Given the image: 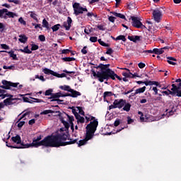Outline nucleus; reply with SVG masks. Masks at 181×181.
<instances>
[{"label":"nucleus","mask_w":181,"mask_h":181,"mask_svg":"<svg viewBox=\"0 0 181 181\" xmlns=\"http://www.w3.org/2000/svg\"><path fill=\"white\" fill-rule=\"evenodd\" d=\"M95 69H100V71L91 70L93 77H97L100 83H104V80L108 78V76L114 71L110 69V64H100L98 66H94Z\"/></svg>","instance_id":"f257e3e1"},{"label":"nucleus","mask_w":181,"mask_h":181,"mask_svg":"<svg viewBox=\"0 0 181 181\" xmlns=\"http://www.w3.org/2000/svg\"><path fill=\"white\" fill-rule=\"evenodd\" d=\"M54 136L55 137L57 144H58V148H60V146H66L67 145H73L78 141V139H70L69 137L70 136V134H69L68 132L54 135Z\"/></svg>","instance_id":"f03ea898"},{"label":"nucleus","mask_w":181,"mask_h":181,"mask_svg":"<svg viewBox=\"0 0 181 181\" xmlns=\"http://www.w3.org/2000/svg\"><path fill=\"white\" fill-rule=\"evenodd\" d=\"M42 138H43V136H37L33 139L32 144L22 143L21 146H11V144H8V141H6V146H8V148H11V149H26L28 148H39L40 146H36V144H39L40 141H42Z\"/></svg>","instance_id":"7ed1b4c3"},{"label":"nucleus","mask_w":181,"mask_h":181,"mask_svg":"<svg viewBox=\"0 0 181 181\" xmlns=\"http://www.w3.org/2000/svg\"><path fill=\"white\" fill-rule=\"evenodd\" d=\"M35 146H45V148H59V143L56 141L54 136H47L39 143L35 144Z\"/></svg>","instance_id":"20e7f679"},{"label":"nucleus","mask_w":181,"mask_h":181,"mask_svg":"<svg viewBox=\"0 0 181 181\" xmlns=\"http://www.w3.org/2000/svg\"><path fill=\"white\" fill-rule=\"evenodd\" d=\"M175 83H179L177 86L175 83L171 85V90L168 89L170 95H175L176 94L177 97H181V78L176 79Z\"/></svg>","instance_id":"39448f33"},{"label":"nucleus","mask_w":181,"mask_h":181,"mask_svg":"<svg viewBox=\"0 0 181 181\" xmlns=\"http://www.w3.org/2000/svg\"><path fill=\"white\" fill-rule=\"evenodd\" d=\"M86 136L85 138L82 140H80L78 142H76V144H78V146H83V145H86L88 141L90 139H93L94 138V134L93 132V129H89V127L88 126L87 130H86Z\"/></svg>","instance_id":"423d86ee"},{"label":"nucleus","mask_w":181,"mask_h":181,"mask_svg":"<svg viewBox=\"0 0 181 181\" xmlns=\"http://www.w3.org/2000/svg\"><path fill=\"white\" fill-rule=\"evenodd\" d=\"M88 117L90 118V122L88 124L86 127V130L87 131L88 127H89V129H92V132L93 134H95V131H97V127H98V119H95V117L88 115Z\"/></svg>","instance_id":"0eeeda50"},{"label":"nucleus","mask_w":181,"mask_h":181,"mask_svg":"<svg viewBox=\"0 0 181 181\" xmlns=\"http://www.w3.org/2000/svg\"><path fill=\"white\" fill-rule=\"evenodd\" d=\"M74 8V13L76 16H78V15L83 13V12H88V10L86 7H81L80 3H74L73 4Z\"/></svg>","instance_id":"6e6552de"},{"label":"nucleus","mask_w":181,"mask_h":181,"mask_svg":"<svg viewBox=\"0 0 181 181\" xmlns=\"http://www.w3.org/2000/svg\"><path fill=\"white\" fill-rule=\"evenodd\" d=\"M162 11H163V7H160V8H156L153 11V16L155 22L159 23L160 21H162Z\"/></svg>","instance_id":"1a4fd4ad"},{"label":"nucleus","mask_w":181,"mask_h":181,"mask_svg":"<svg viewBox=\"0 0 181 181\" xmlns=\"http://www.w3.org/2000/svg\"><path fill=\"white\" fill-rule=\"evenodd\" d=\"M43 73H45V74H48V75H52L54 76V77H58V78H63V77H66V74L62 73V74H58L57 72H54V71L47 69V68H45L42 70Z\"/></svg>","instance_id":"9d476101"},{"label":"nucleus","mask_w":181,"mask_h":181,"mask_svg":"<svg viewBox=\"0 0 181 181\" xmlns=\"http://www.w3.org/2000/svg\"><path fill=\"white\" fill-rule=\"evenodd\" d=\"M55 114H58L57 116L59 117V121L63 123V125L65 127V128H66V129H69L70 128V123L64 120L63 113H62L61 111L57 110L55 112Z\"/></svg>","instance_id":"9b49d317"},{"label":"nucleus","mask_w":181,"mask_h":181,"mask_svg":"<svg viewBox=\"0 0 181 181\" xmlns=\"http://www.w3.org/2000/svg\"><path fill=\"white\" fill-rule=\"evenodd\" d=\"M132 19V25L134 28H136L139 29L141 28V25L142 22L139 20V18L135 16H131Z\"/></svg>","instance_id":"f8f14e48"},{"label":"nucleus","mask_w":181,"mask_h":181,"mask_svg":"<svg viewBox=\"0 0 181 181\" xmlns=\"http://www.w3.org/2000/svg\"><path fill=\"white\" fill-rule=\"evenodd\" d=\"M125 100H124V99L115 100L114 103L116 108H119V110H121V108H122V107L125 105Z\"/></svg>","instance_id":"ddd939ff"},{"label":"nucleus","mask_w":181,"mask_h":181,"mask_svg":"<svg viewBox=\"0 0 181 181\" xmlns=\"http://www.w3.org/2000/svg\"><path fill=\"white\" fill-rule=\"evenodd\" d=\"M73 22V20L71 19V17H67V21H64L63 23L64 28H65L66 30H70V28H71V23Z\"/></svg>","instance_id":"4468645a"},{"label":"nucleus","mask_w":181,"mask_h":181,"mask_svg":"<svg viewBox=\"0 0 181 181\" xmlns=\"http://www.w3.org/2000/svg\"><path fill=\"white\" fill-rule=\"evenodd\" d=\"M110 78L111 80H115V78H117V80H119V81L122 80V78L119 77V76H117L114 71L105 80H106V81H108Z\"/></svg>","instance_id":"2eb2a0df"},{"label":"nucleus","mask_w":181,"mask_h":181,"mask_svg":"<svg viewBox=\"0 0 181 181\" xmlns=\"http://www.w3.org/2000/svg\"><path fill=\"white\" fill-rule=\"evenodd\" d=\"M2 86H0V88H4V90H10L11 89V82L8 81L6 80H3L2 81Z\"/></svg>","instance_id":"dca6fc26"},{"label":"nucleus","mask_w":181,"mask_h":181,"mask_svg":"<svg viewBox=\"0 0 181 181\" xmlns=\"http://www.w3.org/2000/svg\"><path fill=\"white\" fill-rule=\"evenodd\" d=\"M11 141L13 142L14 144H17V145H22L23 142H22V139H21V136L19 134H17L16 136L11 137Z\"/></svg>","instance_id":"f3484780"},{"label":"nucleus","mask_w":181,"mask_h":181,"mask_svg":"<svg viewBox=\"0 0 181 181\" xmlns=\"http://www.w3.org/2000/svg\"><path fill=\"white\" fill-rule=\"evenodd\" d=\"M30 98H31V100H34L33 101H29V98H23V100L24 101V103H30L31 104V103H43V100L42 99H39V98H35L33 97H30Z\"/></svg>","instance_id":"a211bd4d"},{"label":"nucleus","mask_w":181,"mask_h":181,"mask_svg":"<svg viewBox=\"0 0 181 181\" xmlns=\"http://www.w3.org/2000/svg\"><path fill=\"white\" fill-rule=\"evenodd\" d=\"M141 36L139 35H129L128 39L131 42H134V43H136V42H141Z\"/></svg>","instance_id":"6ab92c4d"},{"label":"nucleus","mask_w":181,"mask_h":181,"mask_svg":"<svg viewBox=\"0 0 181 181\" xmlns=\"http://www.w3.org/2000/svg\"><path fill=\"white\" fill-rule=\"evenodd\" d=\"M15 100H19V98H6L4 100V103L6 106H8V105H13V101H15Z\"/></svg>","instance_id":"aec40b11"},{"label":"nucleus","mask_w":181,"mask_h":181,"mask_svg":"<svg viewBox=\"0 0 181 181\" xmlns=\"http://www.w3.org/2000/svg\"><path fill=\"white\" fill-rule=\"evenodd\" d=\"M69 93H71L70 95H71V97H72V98H77V97L81 95V93L77 90H75L74 89H71L69 90Z\"/></svg>","instance_id":"412c9836"},{"label":"nucleus","mask_w":181,"mask_h":181,"mask_svg":"<svg viewBox=\"0 0 181 181\" xmlns=\"http://www.w3.org/2000/svg\"><path fill=\"white\" fill-rule=\"evenodd\" d=\"M18 51L21 52V53H25L26 54H32V50L29 49V45H27L24 49H20Z\"/></svg>","instance_id":"4be33fe9"},{"label":"nucleus","mask_w":181,"mask_h":181,"mask_svg":"<svg viewBox=\"0 0 181 181\" xmlns=\"http://www.w3.org/2000/svg\"><path fill=\"white\" fill-rule=\"evenodd\" d=\"M60 97H62V93H61V92H58L56 93H52V96L48 98H49V100H59V98H60Z\"/></svg>","instance_id":"5701e85b"},{"label":"nucleus","mask_w":181,"mask_h":181,"mask_svg":"<svg viewBox=\"0 0 181 181\" xmlns=\"http://www.w3.org/2000/svg\"><path fill=\"white\" fill-rule=\"evenodd\" d=\"M28 13L30 14V16L37 23H39V19L37 18V14L35 13V11H29Z\"/></svg>","instance_id":"b1692460"},{"label":"nucleus","mask_w":181,"mask_h":181,"mask_svg":"<svg viewBox=\"0 0 181 181\" xmlns=\"http://www.w3.org/2000/svg\"><path fill=\"white\" fill-rule=\"evenodd\" d=\"M123 111H126V112H129L131 111V103H127V100H125V104L122 108Z\"/></svg>","instance_id":"393cba45"},{"label":"nucleus","mask_w":181,"mask_h":181,"mask_svg":"<svg viewBox=\"0 0 181 181\" xmlns=\"http://www.w3.org/2000/svg\"><path fill=\"white\" fill-rule=\"evenodd\" d=\"M2 52H3V53H8V54L10 55V57H12L13 60L18 59V57L15 54V52H13V50L10 51V52H7V51H2Z\"/></svg>","instance_id":"a878e982"},{"label":"nucleus","mask_w":181,"mask_h":181,"mask_svg":"<svg viewBox=\"0 0 181 181\" xmlns=\"http://www.w3.org/2000/svg\"><path fill=\"white\" fill-rule=\"evenodd\" d=\"M18 40L21 43H26L28 42V37L25 35H20Z\"/></svg>","instance_id":"bb28decb"},{"label":"nucleus","mask_w":181,"mask_h":181,"mask_svg":"<svg viewBox=\"0 0 181 181\" xmlns=\"http://www.w3.org/2000/svg\"><path fill=\"white\" fill-rule=\"evenodd\" d=\"M114 16H116L117 18H120V19H124V21H127V18L125 17V15L117 13V12H112V13Z\"/></svg>","instance_id":"cd10ccee"},{"label":"nucleus","mask_w":181,"mask_h":181,"mask_svg":"<svg viewBox=\"0 0 181 181\" xmlns=\"http://www.w3.org/2000/svg\"><path fill=\"white\" fill-rule=\"evenodd\" d=\"M76 119H77V122H80V124H84L86 122V119H84L83 117H81L80 115H76V117H75Z\"/></svg>","instance_id":"c85d7f7f"},{"label":"nucleus","mask_w":181,"mask_h":181,"mask_svg":"<svg viewBox=\"0 0 181 181\" xmlns=\"http://www.w3.org/2000/svg\"><path fill=\"white\" fill-rule=\"evenodd\" d=\"M59 88L60 90H63L64 91H68V93H70V90H71L70 86L68 85L60 86Z\"/></svg>","instance_id":"c756f323"},{"label":"nucleus","mask_w":181,"mask_h":181,"mask_svg":"<svg viewBox=\"0 0 181 181\" xmlns=\"http://www.w3.org/2000/svg\"><path fill=\"white\" fill-rule=\"evenodd\" d=\"M153 52H154V54H163V53L165 52V51H163V49L160 48V49H158V48H154L153 49Z\"/></svg>","instance_id":"7c9ffc66"},{"label":"nucleus","mask_w":181,"mask_h":181,"mask_svg":"<svg viewBox=\"0 0 181 181\" xmlns=\"http://www.w3.org/2000/svg\"><path fill=\"white\" fill-rule=\"evenodd\" d=\"M145 90H146V86H143L142 88H139L135 90L136 94H142V93H145Z\"/></svg>","instance_id":"2f4dec72"},{"label":"nucleus","mask_w":181,"mask_h":181,"mask_svg":"<svg viewBox=\"0 0 181 181\" xmlns=\"http://www.w3.org/2000/svg\"><path fill=\"white\" fill-rule=\"evenodd\" d=\"M54 110H46L42 111L40 115H47V114H54Z\"/></svg>","instance_id":"473e14b6"},{"label":"nucleus","mask_w":181,"mask_h":181,"mask_svg":"<svg viewBox=\"0 0 181 181\" xmlns=\"http://www.w3.org/2000/svg\"><path fill=\"white\" fill-rule=\"evenodd\" d=\"M114 95V93L111 91H105L103 93V98H107V97H112Z\"/></svg>","instance_id":"72a5a7b5"},{"label":"nucleus","mask_w":181,"mask_h":181,"mask_svg":"<svg viewBox=\"0 0 181 181\" xmlns=\"http://www.w3.org/2000/svg\"><path fill=\"white\" fill-rule=\"evenodd\" d=\"M42 26H43V28H46V29H47V30H49V29H50V27H49V22H47V21H46L45 18H44L42 20Z\"/></svg>","instance_id":"f704fd0d"},{"label":"nucleus","mask_w":181,"mask_h":181,"mask_svg":"<svg viewBox=\"0 0 181 181\" xmlns=\"http://www.w3.org/2000/svg\"><path fill=\"white\" fill-rule=\"evenodd\" d=\"M98 42L100 46H103L104 47H110V44L105 43L104 41H102L101 39H98Z\"/></svg>","instance_id":"c9c22d12"},{"label":"nucleus","mask_w":181,"mask_h":181,"mask_svg":"<svg viewBox=\"0 0 181 181\" xmlns=\"http://www.w3.org/2000/svg\"><path fill=\"white\" fill-rule=\"evenodd\" d=\"M63 62H74L76 61V58L74 57H64L62 58Z\"/></svg>","instance_id":"e433bc0d"},{"label":"nucleus","mask_w":181,"mask_h":181,"mask_svg":"<svg viewBox=\"0 0 181 181\" xmlns=\"http://www.w3.org/2000/svg\"><path fill=\"white\" fill-rule=\"evenodd\" d=\"M6 16H8V18H15V16H17L16 13L9 11L6 12Z\"/></svg>","instance_id":"4c0bfd02"},{"label":"nucleus","mask_w":181,"mask_h":181,"mask_svg":"<svg viewBox=\"0 0 181 181\" xmlns=\"http://www.w3.org/2000/svg\"><path fill=\"white\" fill-rule=\"evenodd\" d=\"M62 25L60 24H56L54 26L52 27V30L53 32H57V30H59L60 29V27Z\"/></svg>","instance_id":"58836bf2"},{"label":"nucleus","mask_w":181,"mask_h":181,"mask_svg":"<svg viewBox=\"0 0 181 181\" xmlns=\"http://www.w3.org/2000/svg\"><path fill=\"white\" fill-rule=\"evenodd\" d=\"M115 40H122V42H127L125 35H119L116 37Z\"/></svg>","instance_id":"ea45409f"},{"label":"nucleus","mask_w":181,"mask_h":181,"mask_svg":"<svg viewBox=\"0 0 181 181\" xmlns=\"http://www.w3.org/2000/svg\"><path fill=\"white\" fill-rule=\"evenodd\" d=\"M122 76H124V77H126L127 78H131V76L132 74V73H131V71H129V73L127 72H122Z\"/></svg>","instance_id":"a19ab883"},{"label":"nucleus","mask_w":181,"mask_h":181,"mask_svg":"<svg viewBox=\"0 0 181 181\" xmlns=\"http://www.w3.org/2000/svg\"><path fill=\"white\" fill-rule=\"evenodd\" d=\"M39 49V45L36 44H31V52L37 50Z\"/></svg>","instance_id":"79ce46f5"},{"label":"nucleus","mask_w":181,"mask_h":181,"mask_svg":"<svg viewBox=\"0 0 181 181\" xmlns=\"http://www.w3.org/2000/svg\"><path fill=\"white\" fill-rule=\"evenodd\" d=\"M76 108L78 110V112L79 114H81V115H85L84 110H83V107L78 106L76 107Z\"/></svg>","instance_id":"37998d69"},{"label":"nucleus","mask_w":181,"mask_h":181,"mask_svg":"<svg viewBox=\"0 0 181 181\" xmlns=\"http://www.w3.org/2000/svg\"><path fill=\"white\" fill-rule=\"evenodd\" d=\"M53 93V89H48L45 91V95H50L52 97V94Z\"/></svg>","instance_id":"c03bdc74"},{"label":"nucleus","mask_w":181,"mask_h":181,"mask_svg":"<svg viewBox=\"0 0 181 181\" xmlns=\"http://www.w3.org/2000/svg\"><path fill=\"white\" fill-rule=\"evenodd\" d=\"M114 53V49L112 48H108L107 52H105V54H108L109 56H111Z\"/></svg>","instance_id":"a18cd8bd"},{"label":"nucleus","mask_w":181,"mask_h":181,"mask_svg":"<svg viewBox=\"0 0 181 181\" xmlns=\"http://www.w3.org/2000/svg\"><path fill=\"white\" fill-rule=\"evenodd\" d=\"M32 25H33V26H35V29L39 28V29H41V30H42V29L41 24H36V23H32Z\"/></svg>","instance_id":"49530a36"},{"label":"nucleus","mask_w":181,"mask_h":181,"mask_svg":"<svg viewBox=\"0 0 181 181\" xmlns=\"http://www.w3.org/2000/svg\"><path fill=\"white\" fill-rule=\"evenodd\" d=\"M3 69H4V70H12L13 69H15V66L14 65H11V66H6V65H4V66H3Z\"/></svg>","instance_id":"de8ad7c7"},{"label":"nucleus","mask_w":181,"mask_h":181,"mask_svg":"<svg viewBox=\"0 0 181 181\" xmlns=\"http://www.w3.org/2000/svg\"><path fill=\"white\" fill-rule=\"evenodd\" d=\"M6 12H8V9L6 8H3L0 10V18H1V16H4V13H6Z\"/></svg>","instance_id":"09e8293b"},{"label":"nucleus","mask_w":181,"mask_h":181,"mask_svg":"<svg viewBox=\"0 0 181 181\" xmlns=\"http://www.w3.org/2000/svg\"><path fill=\"white\" fill-rule=\"evenodd\" d=\"M151 86H156V87H161V86H160V83H159V82H158V81H151Z\"/></svg>","instance_id":"8fccbe9b"},{"label":"nucleus","mask_w":181,"mask_h":181,"mask_svg":"<svg viewBox=\"0 0 181 181\" xmlns=\"http://www.w3.org/2000/svg\"><path fill=\"white\" fill-rule=\"evenodd\" d=\"M66 116L69 118V124H73V121H74V116H70L69 115H66Z\"/></svg>","instance_id":"3c124183"},{"label":"nucleus","mask_w":181,"mask_h":181,"mask_svg":"<svg viewBox=\"0 0 181 181\" xmlns=\"http://www.w3.org/2000/svg\"><path fill=\"white\" fill-rule=\"evenodd\" d=\"M39 40H40V42H45L46 40V37H45V35H40L38 36Z\"/></svg>","instance_id":"603ef678"},{"label":"nucleus","mask_w":181,"mask_h":181,"mask_svg":"<svg viewBox=\"0 0 181 181\" xmlns=\"http://www.w3.org/2000/svg\"><path fill=\"white\" fill-rule=\"evenodd\" d=\"M1 49H4V50H8L9 46L7 45L6 44H1Z\"/></svg>","instance_id":"864d4df0"},{"label":"nucleus","mask_w":181,"mask_h":181,"mask_svg":"<svg viewBox=\"0 0 181 181\" xmlns=\"http://www.w3.org/2000/svg\"><path fill=\"white\" fill-rule=\"evenodd\" d=\"M121 124V120L119 119H116V120L114 122V125L115 127H118Z\"/></svg>","instance_id":"5fc2aeb1"},{"label":"nucleus","mask_w":181,"mask_h":181,"mask_svg":"<svg viewBox=\"0 0 181 181\" xmlns=\"http://www.w3.org/2000/svg\"><path fill=\"white\" fill-rule=\"evenodd\" d=\"M71 50L69 49H62V54H69V53H70Z\"/></svg>","instance_id":"6e6d98bb"},{"label":"nucleus","mask_w":181,"mask_h":181,"mask_svg":"<svg viewBox=\"0 0 181 181\" xmlns=\"http://www.w3.org/2000/svg\"><path fill=\"white\" fill-rule=\"evenodd\" d=\"M53 101H57V104H62V103H63V100H60V99H52L51 100V102H53Z\"/></svg>","instance_id":"4d7b16f0"},{"label":"nucleus","mask_w":181,"mask_h":181,"mask_svg":"<svg viewBox=\"0 0 181 181\" xmlns=\"http://www.w3.org/2000/svg\"><path fill=\"white\" fill-rule=\"evenodd\" d=\"M108 19H109L110 22H112V23H114L115 22V19H117V18H115L114 16H109Z\"/></svg>","instance_id":"13d9d810"},{"label":"nucleus","mask_w":181,"mask_h":181,"mask_svg":"<svg viewBox=\"0 0 181 181\" xmlns=\"http://www.w3.org/2000/svg\"><path fill=\"white\" fill-rule=\"evenodd\" d=\"M72 110V113L74 114V115L75 116V118L77 117V115H80L78 114V112H76V109L73 108V107H69Z\"/></svg>","instance_id":"bf43d9fd"},{"label":"nucleus","mask_w":181,"mask_h":181,"mask_svg":"<svg viewBox=\"0 0 181 181\" xmlns=\"http://www.w3.org/2000/svg\"><path fill=\"white\" fill-rule=\"evenodd\" d=\"M98 38L97 37H90V41L92 42V43H95L97 42Z\"/></svg>","instance_id":"052dcab7"},{"label":"nucleus","mask_w":181,"mask_h":181,"mask_svg":"<svg viewBox=\"0 0 181 181\" xmlns=\"http://www.w3.org/2000/svg\"><path fill=\"white\" fill-rule=\"evenodd\" d=\"M18 22H20V23H21V25H26V21H25V20H23V18L21 17L18 19Z\"/></svg>","instance_id":"680f3d73"},{"label":"nucleus","mask_w":181,"mask_h":181,"mask_svg":"<svg viewBox=\"0 0 181 181\" xmlns=\"http://www.w3.org/2000/svg\"><path fill=\"white\" fill-rule=\"evenodd\" d=\"M81 52L83 54H87V46L83 47Z\"/></svg>","instance_id":"e2e57ef3"},{"label":"nucleus","mask_w":181,"mask_h":181,"mask_svg":"<svg viewBox=\"0 0 181 181\" xmlns=\"http://www.w3.org/2000/svg\"><path fill=\"white\" fill-rule=\"evenodd\" d=\"M138 66H139V69H144V68H145V66H146V65L145 64V63L140 62L138 64Z\"/></svg>","instance_id":"0e129e2a"},{"label":"nucleus","mask_w":181,"mask_h":181,"mask_svg":"<svg viewBox=\"0 0 181 181\" xmlns=\"http://www.w3.org/2000/svg\"><path fill=\"white\" fill-rule=\"evenodd\" d=\"M25 125V121H21L18 124V128H22Z\"/></svg>","instance_id":"69168bd1"},{"label":"nucleus","mask_w":181,"mask_h":181,"mask_svg":"<svg viewBox=\"0 0 181 181\" xmlns=\"http://www.w3.org/2000/svg\"><path fill=\"white\" fill-rule=\"evenodd\" d=\"M134 122V119H131L130 117H127V124H132Z\"/></svg>","instance_id":"338daca9"},{"label":"nucleus","mask_w":181,"mask_h":181,"mask_svg":"<svg viewBox=\"0 0 181 181\" xmlns=\"http://www.w3.org/2000/svg\"><path fill=\"white\" fill-rule=\"evenodd\" d=\"M35 122H36V120L35 119H32L29 120L28 124H29V125H33V124H35Z\"/></svg>","instance_id":"774afa93"}]
</instances>
